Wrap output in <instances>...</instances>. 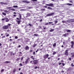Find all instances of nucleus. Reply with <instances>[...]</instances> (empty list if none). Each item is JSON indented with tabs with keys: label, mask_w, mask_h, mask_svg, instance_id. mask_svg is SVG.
Listing matches in <instances>:
<instances>
[{
	"label": "nucleus",
	"mask_w": 74,
	"mask_h": 74,
	"mask_svg": "<svg viewBox=\"0 0 74 74\" xmlns=\"http://www.w3.org/2000/svg\"><path fill=\"white\" fill-rule=\"evenodd\" d=\"M8 25L3 26V29L5 30H6V29H8L9 28V26H11V24H8Z\"/></svg>",
	"instance_id": "1"
},
{
	"label": "nucleus",
	"mask_w": 74,
	"mask_h": 74,
	"mask_svg": "<svg viewBox=\"0 0 74 74\" xmlns=\"http://www.w3.org/2000/svg\"><path fill=\"white\" fill-rule=\"evenodd\" d=\"M46 5L47 6H49V7H54V5H53V3H50V4H46Z\"/></svg>",
	"instance_id": "2"
},
{
	"label": "nucleus",
	"mask_w": 74,
	"mask_h": 74,
	"mask_svg": "<svg viewBox=\"0 0 74 74\" xmlns=\"http://www.w3.org/2000/svg\"><path fill=\"white\" fill-rule=\"evenodd\" d=\"M33 62L34 64H37L38 63V61L36 60H33Z\"/></svg>",
	"instance_id": "3"
},
{
	"label": "nucleus",
	"mask_w": 74,
	"mask_h": 74,
	"mask_svg": "<svg viewBox=\"0 0 74 74\" xmlns=\"http://www.w3.org/2000/svg\"><path fill=\"white\" fill-rule=\"evenodd\" d=\"M54 13H51L47 14L46 15V16H51L54 15Z\"/></svg>",
	"instance_id": "4"
},
{
	"label": "nucleus",
	"mask_w": 74,
	"mask_h": 74,
	"mask_svg": "<svg viewBox=\"0 0 74 74\" xmlns=\"http://www.w3.org/2000/svg\"><path fill=\"white\" fill-rule=\"evenodd\" d=\"M68 51H69L68 50H66L65 51V52L64 53L65 55H66V56H68V55H69V53L68 52Z\"/></svg>",
	"instance_id": "5"
},
{
	"label": "nucleus",
	"mask_w": 74,
	"mask_h": 74,
	"mask_svg": "<svg viewBox=\"0 0 74 74\" xmlns=\"http://www.w3.org/2000/svg\"><path fill=\"white\" fill-rule=\"evenodd\" d=\"M49 56V54H47L46 55H44V58L45 59H46L47 58H48Z\"/></svg>",
	"instance_id": "6"
},
{
	"label": "nucleus",
	"mask_w": 74,
	"mask_h": 74,
	"mask_svg": "<svg viewBox=\"0 0 74 74\" xmlns=\"http://www.w3.org/2000/svg\"><path fill=\"white\" fill-rule=\"evenodd\" d=\"M19 18H16V19L17 20H21V18H22V16H21V14H19Z\"/></svg>",
	"instance_id": "7"
},
{
	"label": "nucleus",
	"mask_w": 74,
	"mask_h": 74,
	"mask_svg": "<svg viewBox=\"0 0 74 74\" xmlns=\"http://www.w3.org/2000/svg\"><path fill=\"white\" fill-rule=\"evenodd\" d=\"M71 42L72 44L71 45V48H73V47H74V42H73V41H71Z\"/></svg>",
	"instance_id": "8"
},
{
	"label": "nucleus",
	"mask_w": 74,
	"mask_h": 74,
	"mask_svg": "<svg viewBox=\"0 0 74 74\" xmlns=\"http://www.w3.org/2000/svg\"><path fill=\"white\" fill-rule=\"evenodd\" d=\"M22 2L24 3H29L30 1H23Z\"/></svg>",
	"instance_id": "9"
},
{
	"label": "nucleus",
	"mask_w": 74,
	"mask_h": 74,
	"mask_svg": "<svg viewBox=\"0 0 74 74\" xmlns=\"http://www.w3.org/2000/svg\"><path fill=\"white\" fill-rule=\"evenodd\" d=\"M71 57L72 58L74 57V53H71Z\"/></svg>",
	"instance_id": "10"
},
{
	"label": "nucleus",
	"mask_w": 74,
	"mask_h": 74,
	"mask_svg": "<svg viewBox=\"0 0 74 74\" xmlns=\"http://www.w3.org/2000/svg\"><path fill=\"white\" fill-rule=\"evenodd\" d=\"M16 22L17 23L18 25H19L21 23V21L20 20H16Z\"/></svg>",
	"instance_id": "11"
},
{
	"label": "nucleus",
	"mask_w": 74,
	"mask_h": 74,
	"mask_svg": "<svg viewBox=\"0 0 74 74\" xmlns=\"http://www.w3.org/2000/svg\"><path fill=\"white\" fill-rule=\"evenodd\" d=\"M5 19L6 20L5 21V22H9V19L8 18H5Z\"/></svg>",
	"instance_id": "12"
},
{
	"label": "nucleus",
	"mask_w": 74,
	"mask_h": 74,
	"mask_svg": "<svg viewBox=\"0 0 74 74\" xmlns=\"http://www.w3.org/2000/svg\"><path fill=\"white\" fill-rule=\"evenodd\" d=\"M25 49L26 50H29V47L28 46H26L25 47Z\"/></svg>",
	"instance_id": "13"
},
{
	"label": "nucleus",
	"mask_w": 74,
	"mask_h": 74,
	"mask_svg": "<svg viewBox=\"0 0 74 74\" xmlns=\"http://www.w3.org/2000/svg\"><path fill=\"white\" fill-rule=\"evenodd\" d=\"M4 63H6L8 64V63H11V61H6L4 62Z\"/></svg>",
	"instance_id": "14"
},
{
	"label": "nucleus",
	"mask_w": 74,
	"mask_h": 74,
	"mask_svg": "<svg viewBox=\"0 0 74 74\" xmlns=\"http://www.w3.org/2000/svg\"><path fill=\"white\" fill-rule=\"evenodd\" d=\"M68 35H69V33H65V34H64L63 35V36H68Z\"/></svg>",
	"instance_id": "15"
},
{
	"label": "nucleus",
	"mask_w": 74,
	"mask_h": 74,
	"mask_svg": "<svg viewBox=\"0 0 74 74\" xmlns=\"http://www.w3.org/2000/svg\"><path fill=\"white\" fill-rule=\"evenodd\" d=\"M31 15V14L30 13H28L27 14V16H30Z\"/></svg>",
	"instance_id": "16"
},
{
	"label": "nucleus",
	"mask_w": 74,
	"mask_h": 74,
	"mask_svg": "<svg viewBox=\"0 0 74 74\" xmlns=\"http://www.w3.org/2000/svg\"><path fill=\"white\" fill-rule=\"evenodd\" d=\"M47 9H49V10H52V8L50 7H48L47 8Z\"/></svg>",
	"instance_id": "17"
},
{
	"label": "nucleus",
	"mask_w": 74,
	"mask_h": 74,
	"mask_svg": "<svg viewBox=\"0 0 74 74\" xmlns=\"http://www.w3.org/2000/svg\"><path fill=\"white\" fill-rule=\"evenodd\" d=\"M0 4H2V5L3 4H7V3H4V2H0Z\"/></svg>",
	"instance_id": "18"
},
{
	"label": "nucleus",
	"mask_w": 74,
	"mask_h": 74,
	"mask_svg": "<svg viewBox=\"0 0 74 74\" xmlns=\"http://www.w3.org/2000/svg\"><path fill=\"white\" fill-rule=\"evenodd\" d=\"M31 59H32L33 60H34L35 59V58L33 57V56H31Z\"/></svg>",
	"instance_id": "19"
},
{
	"label": "nucleus",
	"mask_w": 74,
	"mask_h": 74,
	"mask_svg": "<svg viewBox=\"0 0 74 74\" xmlns=\"http://www.w3.org/2000/svg\"><path fill=\"white\" fill-rule=\"evenodd\" d=\"M20 60V58H18L16 59V61H19V60Z\"/></svg>",
	"instance_id": "20"
},
{
	"label": "nucleus",
	"mask_w": 74,
	"mask_h": 74,
	"mask_svg": "<svg viewBox=\"0 0 74 74\" xmlns=\"http://www.w3.org/2000/svg\"><path fill=\"white\" fill-rule=\"evenodd\" d=\"M54 22H55V23H54L55 24H56V23H57L58 22V21L57 20L54 21Z\"/></svg>",
	"instance_id": "21"
},
{
	"label": "nucleus",
	"mask_w": 74,
	"mask_h": 74,
	"mask_svg": "<svg viewBox=\"0 0 74 74\" xmlns=\"http://www.w3.org/2000/svg\"><path fill=\"white\" fill-rule=\"evenodd\" d=\"M54 30V29H51V30H50L49 31L50 32H53V31Z\"/></svg>",
	"instance_id": "22"
},
{
	"label": "nucleus",
	"mask_w": 74,
	"mask_h": 74,
	"mask_svg": "<svg viewBox=\"0 0 74 74\" xmlns=\"http://www.w3.org/2000/svg\"><path fill=\"white\" fill-rule=\"evenodd\" d=\"M13 7L14 8H18V7L17 5H14Z\"/></svg>",
	"instance_id": "23"
},
{
	"label": "nucleus",
	"mask_w": 74,
	"mask_h": 74,
	"mask_svg": "<svg viewBox=\"0 0 74 74\" xmlns=\"http://www.w3.org/2000/svg\"><path fill=\"white\" fill-rule=\"evenodd\" d=\"M56 51H54V52L53 53V55H55V54H56Z\"/></svg>",
	"instance_id": "24"
},
{
	"label": "nucleus",
	"mask_w": 74,
	"mask_h": 74,
	"mask_svg": "<svg viewBox=\"0 0 74 74\" xmlns=\"http://www.w3.org/2000/svg\"><path fill=\"white\" fill-rule=\"evenodd\" d=\"M56 43H54L53 45V47H56Z\"/></svg>",
	"instance_id": "25"
},
{
	"label": "nucleus",
	"mask_w": 74,
	"mask_h": 74,
	"mask_svg": "<svg viewBox=\"0 0 74 74\" xmlns=\"http://www.w3.org/2000/svg\"><path fill=\"white\" fill-rule=\"evenodd\" d=\"M66 5H72V4H70V3H67Z\"/></svg>",
	"instance_id": "26"
},
{
	"label": "nucleus",
	"mask_w": 74,
	"mask_h": 74,
	"mask_svg": "<svg viewBox=\"0 0 74 74\" xmlns=\"http://www.w3.org/2000/svg\"><path fill=\"white\" fill-rule=\"evenodd\" d=\"M71 30H67L66 31L67 32H71Z\"/></svg>",
	"instance_id": "27"
},
{
	"label": "nucleus",
	"mask_w": 74,
	"mask_h": 74,
	"mask_svg": "<svg viewBox=\"0 0 74 74\" xmlns=\"http://www.w3.org/2000/svg\"><path fill=\"white\" fill-rule=\"evenodd\" d=\"M29 60H30V58H28L27 60H26V61L28 62V61H29Z\"/></svg>",
	"instance_id": "28"
},
{
	"label": "nucleus",
	"mask_w": 74,
	"mask_h": 74,
	"mask_svg": "<svg viewBox=\"0 0 74 74\" xmlns=\"http://www.w3.org/2000/svg\"><path fill=\"white\" fill-rule=\"evenodd\" d=\"M2 14L3 15H6V13H4V12H2Z\"/></svg>",
	"instance_id": "29"
},
{
	"label": "nucleus",
	"mask_w": 74,
	"mask_h": 74,
	"mask_svg": "<svg viewBox=\"0 0 74 74\" xmlns=\"http://www.w3.org/2000/svg\"><path fill=\"white\" fill-rule=\"evenodd\" d=\"M34 36H36V37H37V36H38V34H34Z\"/></svg>",
	"instance_id": "30"
},
{
	"label": "nucleus",
	"mask_w": 74,
	"mask_h": 74,
	"mask_svg": "<svg viewBox=\"0 0 74 74\" xmlns=\"http://www.w3.org/2000/svg\"><path fill=\"white\" fill-rule=\"evenodd\" d=\"M4 12H5L6 13L8 12V11H7V10H4Z\"/></svg>",
	"instance_id": "31"
},
{
	"label": "nucleus",
	"mask_w": 74,
	"mask_h": 74,
	"mask_svg": "<svg viewBox=\"0 0 74 74\" xmlns=\"http://www.w3.org/2000/svg\"><path fill=\"white\" fill-rule=\"evenodd\" d=\"M10 55L12 56V54H13V52H11L10 53Z\"/></svg>",
	"instance_id": "32"
},
{
	"label": "nucleus",
	"mask_w": 74,
	"mask_h": 74,
	"mask_svg": "<svg viewBox=\"0 0 74 74\" xmlns=\"http://www.w3.org/2000/svg\"><path fill=\"white\" fill-rule=\"evenodd\" d=\"M16 71V69H14L13 70V73H15V71Z\"/></svg>",
	"instance_id": "33"
},
{
	"label": "nucleus",
	"mask_w": 74,
	"mask_h": 74,
	"mask_svg": "<svg viewBox=\"0 0 74 74\" xmlns=\"http://www.w3.org/2000/svg\"><path fill=\"white\" fill-rule=\"evenodd\" d=\"M6 8H7V9H11V8H12L11 7H7Z\"/></svg>",
	"instance_id": "34"
},
{
	"label": "nucleus",
	"mask_w": 74,
	"mask_h": 74,
	"mask_svg": "<svg viewBox=\"0 0 74 74\" xmlns=\"http://www.w3.org/2000/svg\"><path fill=\"white\" fill-rule=\"evenodd\" d=\"M70 21H71V20H69L67 21H66V22H68V23H69L70 22Z\"/></svg>",
	"instance_id": "35"
},
{
	"label": "nucleus",
	"mask_w": 74,
	"mask_h": 74,
	"mask_svg": "<svg viewBox=\"0 0 74 74\" xmlns=\"http://www.w3.org/2000/svg\"><path fill=\"white\" fill-rule=\"evenodd\" d=\"M71 66L72 67H74V65L73 64V63H72L71 64Z\"/></svg>",
	"instance_id": "36"
},
{
	"label": "nucleus",
	"mask_w": 74,
	"mask_h": 74,
	"mask_svg": "<svg viewBox=\"0 0 74 74\" xmlns=\"http://www.w3.org/2000/svg\"><path fill=\"white\" fill-rule=\"evenodd\" d=\"M45 9H43L41 10V11H45Z\"/></svg>",
	"instance_id": "37"
},
{
	"label": "nucleus",
	"mask_w": 74,
	"mask_h": 74,
	"mask_svg": "<svg viewBox=\"0 0 74 74\" xmlns=\"http://www.w3.org/2000/svg\"><path fill=\"white\" fill-rule=\"evenodd\" d=\"M62 23H65V21H62Z\"/></svg>",
	"instance_id": "38"
},
{
	"label": "nucleus",
	"mask_w": 74,
	"mask_h": 74,
	"mask_svg": "<svg viewBox=\"0 0 74 74\" xmlns=\"http://www.w3.org/2000/svg\"><path fill=\"white\" fill-rule=\"evenodd\" d=\"M28 8L29 9H31L32 8V7H29Z\"/></svg>",
	"instance_id": "39"
},
{
	"label": "nucleus",
	"mask_w": 74,
	"mask_h": 74,
	"mask_svg": "<svg viewBox=\"0 0 74 74\" xmlns=\"http://www.w3.org/2000/svg\"><path fill=\"white\" fill-rule=\"evenodd\" d=\"M11 10H12V11H15V10L14 9H10Z\"/></svg>",
	"instance_id": "40"
},
{
	"label": "nucleus",
	"mask_w": 74,
	"mask_h": 74,
	"mask_svg": "<svg viewBox=\"0 0 74 74\" xmlns=\"http://www.w3.org/2000/svg\"><path fill=\"white\" fill-rule=\"evenodd\" d=\"M62 66H64V65H65V64L64 63H62Z\"/></svg>",
	"instance_id": "41"
},
{
	"label": "nucleus",
	"mask_w": 74,
	"mask_h": 74,
	"mask_svg": "<svg viewBox=\"0 0 74 74\" xmlns=\"http://www.w3.org/2000/svg\"><path fill=\"white\" fill-rule=\"evenodd\" d=\"M53 22H49V24H52V23H53Z\"/></svg>",
	"instance_id": "42"
},
{
	"label": "nucleus",
	"mask_w": 74,
	"mask_h": 74,
	"mask_svg": "<svg viewBox=\"0 0 74 74\" xmlns=\"http://www.w3.org/2000/svg\"><path fill=\"white\" fill-rule=\"evenodd\" d=\"M25 64H27V63H28V61H26L25 62Z\"/></svg>",
	"instance_id": "43"
},
{
	"label": "nucleus",
	"mask_w": 74,
	"mask_h": 74,
	"mask_svg": "<svg viewBox=\"0 0 74 74\" xmlns=\"http://www.w3.org/2000/svg\"><path fill=\"white\" fill-rule=\"evenodd\" d=\"M32 1H36V2L37 1V0H32Z\"/></svg>",
	"instance_id": "44"
},
{
	"label": "nucleus",
	"mask_w": 74,
	"mask_h": 74,
	"mask_svg": "<svg viewBox=\"0 0 74 74\" xmlns=\"http://www.w3.org/2000/svg\"><path fill=\"white\" fill-rule=\"evenodd\" d=\"M71 22H74V19H73L72 21H71Z\"/></svg>",
	"instance_id": "45"
},
{
	"label": "nucleus",
	"mask_w": 74,
	"mask_h": 74,
	"mask_svg": "<svg viewBox=\"0 0 74 74\" xmlns=\"http://www.w3.org/2000/svg\"><path fill=\"white\" fill-rule=\"evenodd\" d=\"M4 71V69H2L1 70V72H3V71Z\"/></svg>",
	"instance_id": "46"
},
{
	"label": "nucleus",
	"mask_w": 74,
	"mask_h": 74,
	"mask_svg": "<svg viewBox=\"0 0 74 74\" xmlns=\"http://www.w3.org/2000/svg\"><path fill=\"white\" fill-rule=\"evenodd\" d=\"M30 52H33V50H31L29 51Z\"/></svg>",
	"instance_id": "47"
},
{
	"label": "nucleus",
	"mask_w": 74,
	"mask_h": 74,
	"mask_svg": "<svg viewBox=\"0 0 74 74\" xmlns=\"http://www.w3.org/2000/svg\"><path fill=\"white\" fill-rule=\"evenodd\" d=\"M45 25H48V23H45Z\"/></svg>",
	"instance_id": "48"
},
{
	"label": "nucleus",
	"mask_w": 74,
	"mask_h": 74,
	"mask_svg": "<svg viewBox=\"0 0 74 74\" xmlns=\"http://www.w3.org/2000/svg\"><path fill=\"white\" fill-rule=\"evenodd\" d=\"M34 69H37V66H36L35 67H34Z\"/></svg>",
	"instance_id": "49"
},
{
	"label": "nucleus",
	"mask_w": 74,
	"mask_h": 74,
	"mask_svg": "<svg viewBox=\"0 0 74 74\" xmlns=\"http://www.w3.org/2000/svg\"><path fill=\"white\" fill-rule=\"evenodd\" d=\"M15 39H17L18 38V37L17 36H16L15 37Z\"/></svg>",
	"instance_id": "50"
},
{
	"label": "nucleus",
	"mask_w": 74,
	"mask_h": 74,
	"mask_svg": "<svg viewBox=\"0 0 74 74\" xmlns=\"http://www.w3.org/2000/svg\"><path fill=\"white\" fill-rule=\"evenodd\" d=\"M9 35H10L9 34H8L6 35V37H8V36H9Z\"/></svg>",
	"instance_id": "51"
},
{
	"label": "nucleus",
	"mask_w": 74,
	"mask_h": 74,
	"mask_svg": "<svg viewBox=\"0 0 74 74\" xmlns=\"http://www.w3.org/2000/svg\"><path fill=\"white\" fill-rule=\"evenodd\" d=\"M5 18H2V21H4V20H5Z\"/></svg>",
	"instance_id": "52"
},
{
	"label": "nucleus",
	"mask_w": 74,
	"mask_h": 74,
	"mask_svg": "<svg viewBox=\"0 0 74 74\" xmlns=\"http://www.w3.org/2000/svg\"><path fill=\"white\" fill-rule=\"evenodd\" d=\"M20 66H22L23 65H22V64L20 63Z\"/></svg>",
	"instance_id": "53"
},
{
	"label": "nucleus",
	"mask_w": 74,
	"mask_h": 74,
	"mask_svg": "<svg viewBox=\"0 0 74 74\" xmlns=\"http://www.w3.org/2000/svg\"><path fill=\"white\" fill-rule=\"evenodd\" d=\"M29 25L30 26H32V25L31 24H29Z\"/></svg>",
	"instance_id": "54"
},
{
	"label": "nucleus",
	"mask_w": 74,
	"mask_h": 74,
	"mask_svg": "<svg viewBox=\"0 0 74 74\" xmlns=\"http://www.w3.org/2000/svg\"><path fill=\"white\" fill-rule=\"evenodd\" d=\"M13 16H14V17H15V16H16V15L15 14H14L13 15Z\"/></svg>",
	"instance_id": "55"
},
{
	"label": "nucleus",
	"mask_w": 74,
	"mask_h": 74,
	"mask_svg": "<svg viewBox=\"0 0 74 74\" xmlns=\"http://www.w3.org/2000/svg\"><path fill=\"white\" fill-rule=\"evenodd\" d=\"M69 60H71V58H69Z\"/></svg>",
	"instance_id": "56"
},
{
	"label": "nucleus",
	"mask_w": 74,
	"mask_h": 74,
	"mask_svg": "<svg viewBox=\"0 0 74 74\" xmlns=\"http://www.w3.org/2000/svg\"><path fill=\"white\" fill-rule=\"evenodd\" d=\"M36 46V45H35L33 46V47H35Z\"/></svg>",
	"instance_id": "57"
},
{
	"label": "nucleus",
	"mask_w": 74,
	"mask_h": 74,
	"mask_svg": "<svg viewBox=\"0 0 74 74\" xmlns=\"http://www.w3.org/2000/svg\"><path fill=\"white\" fill-rule=\"evenodd\" d=\"M35 51H34L33 52V55H35Z\"/></svg>",
	"instance_id": "58"
},
{
	"label": "nucleus",
	"mask_w": 74,
	"mask_h": 74,
	"mask_svg": "<svg viewBox=\"0 0 74 74\" xmlns=\"http://www.w3.org/2000/svg\"><path fill=\"white\" fill-rule=\"evenodd\" d=\"M38 49H37V50L36 51V52H37L38 51Z\"/></svg>",
	"instance_id": "59"
},
{
	"label": "nucleus",
	"mask_w": 74,
	"mask_h": 74,
	"mask_svg": "<svg viewBox=\"0 0 74 74\" xmlns=\"http://www.w3.org/2000/svg\"><path fill=\"white\" fill-rule=\"evenodd\" d=\"M70 2L71 3H73V1H70Z\"/></svg>",
	"instance_id": "60"
},
{
	"label": "nucleus",
	"mask_w": 74,
	"mask_h": 74,
	"mask_svg": "<svg viewBox=\"0 0 74 74\" xmlns=\"http://www.w3.org/2000/svg\"><path fill=\"white\" fill-rule=\"evenodd\" d=\"M23 57H22L21 58V60H23Z\"/></svg>",
	"instance_id": "61"
},
{
	"label": "nucleus",
	"mask_w": 74,
	"mask_h": 74,
	"mask_svg": "<svg viewBox=\"0 0 74 74\" xmlns=\"http://www.w3.org/2000/svg\"><path fill=\"white\" fill-rule=\"evenodd\" d=\"M21 47V45H19L18 46V48H20V47Z\"/></svg>",
	"instance_id": "62"
},
{
	"label": "nucleus",
	"mask_w": 74,
	"mask_h": 74,
	"mask_svg": "<svg viewBox=\"0 0 74 74\" xmlns=\"http://www.w3.org/2000/svg\"><path fill=\"white\" fill-rule=\"evenodd\" d=\"M64 71H61V73H64Z\"/></svg>",
	"instance_id": "63"
},
{
	"label": "nucleus",
	"mask_w": 74,
	"mask_h": 74,
	"mask_svg": "<svg viewBox=\"0 0 74 74\" xmlns=\"http://www.w3.org/2000/svg\"><path fill=\"white\" fill-rule=\"evenodd\" d=\"M44 7L45 8H47V6H44Z\"/></svg>",
	"instance_id": "64"
}]
</instances>
